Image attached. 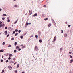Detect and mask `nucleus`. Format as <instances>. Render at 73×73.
I'll return each instance as SVG.
<instances>
[{
    "label": "nucleus",
    "mask_w": 73,
    "mask_h": 73,
    "mask_svg": "<svg viewBox=\"0 0 73 73\" xmlns=\"http://www.w3.org/2000/svg\"><path fill=\"white\" fill-rule=\"evenodd\" d=\"M14 40V38H11V40Z\"/></svg>",
    "instance_id": "a18cd8bd"
},
{
    "label": "nucleus",
    "mask_w": 73,
    "mask_h": 73,
    "mask_svg": "<svg viewBox=\"0 0 73 73\" xmlns=\"http://www.w3.org/2000/svg\"><path fill=\"white\" fill-rule=\"evenodd\" d=\"M17 68H19V65L18 64L17 65Z\"/></svg>",
    "instance_id": "c9c22d12"
},
{
    "label": "nucleus",
    "mask_w": 73,
    "mask_h": 73,
    "mask_svg": "<svg viewBox=\"0 0 73 73\" xmlns=\"http://www.w3.org/2000/svg\"><path fill=\"white\" fill-rule=\"evenodd\" d=\"M46 5H44L43 6L44 7H46Z\"/></svg>",
    "instance_id": "37998d69"
},
{
    "label": "nucleus",
    "mask_w": 73,
    "mask_h": 73,
    "mask_svg": "<svg viewBox=\"0 0 73 73\" xmlns=\"http://www.w3.org/2000/svg\"><path fill=\"white\" fill-rule=\"evenodd\" d=\"M15 7H17V5H15L14 6Z\"/></svg>",
    "instance_id": "5701e85b"
},
{
    "label": "nucleus",
    "mask_w": 73,
    "mask_h": 73,
    "mask_svg": "<svg viewBox=\"0 0 73 73\" xmlns=\"http://www.w3.org/2000/svg\"><path fill=\"white\" fill-rule=\"evenodd\" d=\"M18 19H17V20L16 21V22H14V24H16V23H17V21H18Z\"/></svg>",
    "instance_id": "dca6fc26"
},
{
    "label": "nucleus",
    "mask_w": 73,
    "mask_h": 73,
    "mask_svg": "<svg viewBox=\"0 0 73 73\" xmlns=\"http://www.w3.org/2000/svg\"><path fill=\"white\" fill-rule=\"evenodd\" d=\"M7 22L8 23H9V22H10V20H9V19H8V20H7Z\"/></svg>",
    "instance_id": "b1692460"
},
{
    "label": "nucleus",
    "mask_w": 73,
    "mask_h": 73,
    "mask_svg": "<svg viewBox=\"0 0 73 73\" xmlns=\"http://www.w3.org/2000/svg\"><path fill=\"white\" fill-rule=\"evenodd\" d=\"M15 73H17V70H16L15 71Z\"/></svg>",
    "instance_id": "c85d7f7f"
},
{
    "label": "nucleus",
    "mask_w": 73,
    "mask_h": 73,
    "mask_svg": "<svg viewBox=\"0 0 73 73\" xmlns=\"http://www.w3.org/2000/svg\"><path fill=\"white\" fill-rule=\"evenodd\" d=\"M17 52V51H16V50H14V53H16V52Z\"/></svg>",
    "instance_id": "7c9ffc66"
},
{
    "label": "nucleus",
    "mask_w": 73,
    "mask_h": 73,
    "mask_svg": "<svg viewBox=\"0 0 73 73\" xmlns=\"http://www.w3.org/2000/svg\"><path fill=\"white\" fill-rule=\"evenodd\" d=\"M31 37H33V35H31V36H30Z\"/></svg>",
    "instance_id": "5fc2aeb1"
},
{
    "label": "nucleus",
    "mask_w": 73,
    "mask_h": 73,
    "mask_svg": "<svg viewBox=\"0 0 73 73\" xmlns=\"http://www.w3.org/2000/svg\"><path fill=\"white\" fill-rule=\"evenodd\" d=\"M68 36V35L66 34H65V37H66L67 36Z\"/></svg>",
    "instance_id": "423d86ee"
},
{
    "label": "nucleus",
    "mask_w": 73,
    "mask_h": 73,
    "mask_svg": "<svg viewBox=\"0 0 73 73\" xmlns=\"http://www.w3.org/2000/svg\"><path fill=\"white\" fill-rule=\"evenodd\" d=\"M62 50H63V48H61L60 49V52L62 51Z\"/></svg>",
    "instance_id": "9d476101"
},
{
    "label": "nucleus",
    "mask_w": 73,
    "mask_h": 73,
    "mask_svg": "<svg viewBox=\"0 0 73 73\" xmlns=\"http://www.w3.org/2000/svg\"><path fill=\"white\" fill-rule=\"evenodd\" d=\"M8 68L9 69H10V70H12V67L11 66H8Z\"/></svg>",
    "instance_id": "7ed1b4c3"
},
{
    "label": "nucleus",
    "mask_w": 73,
    "mask_h": 73,
    "mask_svg": "<svg viewBox=\"0 0 73 73\" xmlns=\"http://www.w3.org/2000/svg\"><path fill=\"white\" fill-rule=\"evenodd\" d=\"M5 29H7V27H5Z\"/></svg>",
    "instance_id": "473e14b6"
},
{
    "label": "nucleus",
    "mask_w": 73,
    "mask_h": 73,
    "mask_svg": "<svg viewBox=\"0 0 73 73\" xmlns=\"http://www.w3.org/2000/svg\"><path fill=\"white\" fill-rule=\"evenodd\" d=\"M1 24H2V22H0V25H1Z\"/></svg>",
    "instance_id": "c03bdc74"
},
{
    "label": "nucleus",
    "mask_w": 73,
    "mask_h": 73,
    "mask_svg": "<svg viewBox=\"0 0 73 73\" xmlns=\"http://www.w3.org/2000/svg\"><path fill=\"white\" fill-rule=\"evenodd\" d=\"M29 23L28 22H27L26 24V25H28Z\"/></svg>",
    "instance_id": "f8f14e48"
},
{
    "label": "nucleus",
    "mask_w": 73,
    "mask_h": 73,
    "mask_svg": "<svg viewBox=\"0 0 73 73\" xmlns=\"http://www.w3.org/2000/svg\"><path fill=\"white\" fill-rule=\"evenodd\" d=\"M35 50L37 51L38 50V48H37V46H35Z\"/></svg>",
    "instance_id": "f257e3e1"
},
{
    "label": "nucleus",
    "mask_w": 73,
    "mask_h": 73,
    "mask_svg": "<svg viewBox=\"0 0 73 73\" xmlns=\"http://www.w3.org/2000/svg\"><path fill=\"white\" fill-rule=\"evenodd\" d=\"M3 62V60L1 59V62Z\"/></svg>",
    "instance_id": "ea45409f"
},
{
    "label": "nucleus",
    "mask_w": 73,
    "mask_h": 73,
    "mask_svg": "<svg viewBox=\"0 0 73 73\" xmlns=\"http://www.w3.org/2000/svg\"><path fill=\"white\" fill-rule=\"evenodd\" d=\"M18 32H19V33H20V32H21V30H19L18 31Z\"/></svg>",
    "instance_id": "4c0bfd02"
},
{
    "label": "nucleus",
    "mask_w": 73,
    "mask_h": 73,
    "mask_svg": "<svg viewBox=\"0 0 73 73\" xmlns=\"http://www.w3.org/2000/svg\"><path fill=\"white\" fill-rule=\"evenodd\" d=\"M5 35H7V34H8V32H7V31H5Z\"/></svg>",
    "instance_id": "6e6552de"
},
{
    "label": "nucleus",
    "mask_w": 73,
    "mask_h": 73,
    "mask_svg": "<svg viewBox=\"0 0 73 73\" xmlns=\"http://www.w3.org/2000/svg\"><path fill=\"white\" fill-rule=\"evenodd\" d=\"M2 72H4V70H2Z\"/></svg>",
    "instance_id": "09e8293b"
},
{
    "label": "nucleus",
    "mask_w": 73,
    "mask_h": 73,
    "mask_svg": "<svg viewBox=\"0 0 73 73\" xmlns=\"http://www.w3.org/2000/svg\"><path fill=\"white\" fill-rule=\"evenodd\" d=\"M0 52L2 53V52H3V51L2 50H0Z\"/></svg>",
    "instance_id": "aec40b11"
},
{
    "label": "nucleus",
    "mask_w": 73,
    "mask_h": 73,
    "mask_svg": "<svg viewBox=\"0 0 73 73\" xmlns=\"http://www.w3.org/2000/svg\"><path fill=\"white\" fill-rule=\"evenodd\" d=\"M14 1H16V0H13Z\"/></svg>",
    "instance_id": "680f3d73"
},
{
    "label": "nucleus",
    "mask_w": 73,
    "mask_h": 73,
    "mask_svg": "<svg viewBox=\"0 0 73 73\" xmlns=\"http://www.w3.org/2000/svg\"><path fill=\"white\" fill-rule=\"evenodd\" d=\"M9 34H8L7 35V37H9Z\"/></svg>",
    "instance_id": "bb28decb"
},
{
    "label": "nucleus",
    "mask_w": 73,
    "mask_h": 73,
    "mask_svg": "<svg viewBox=\"0 0 73 73\" xmlns=\"http://www.w3.org/2000/svg\"><path fill=\"white\" fill-rule=\"evenodd\" d=\"M56 40V36H55V37H54V40H53V41H55Z\"/></svg>",
    "instance_id": "20e7f679"
},
{
    "label": "nucleus",
    "mask_w": 73,
    "mask_h": 73,
    "mask_svg": "<svg viewBox=\"0 0 73 73\" xmlns=\"http://www.w3.org/2000/svg\"><path fill=\"white\" fill-rule=\"evenodd\" d=\"M67 23H68V22H65V24H67Z\"/></svg>",
    "instance_id": "864d4df0"
},
{
    "label": "nucleus",
    "mask_w": 73,
    "mask_h": 73,
    "mask_svg": "<svg viewBox=\"0 0 73 73\" xmlns=\"http://www.w3.org/2000/svg\"><path fill=\"white\" fill-rule=\"evenodd\" d=\"M31 23H29V24H31Z\"/></svg>",
    "instance_id": "0e129e2a"
},
{
    "label": "nucleus",
    "mask_w": 73,
    "mask_h": 73,
    "mask_svg": "<svg viewBox=\"0 0 73 73\" xmlns=\"http://www.w3.org/2000/svg\"><path fill=\"white\" fill-rule=\"evenodd\" d=\"M7 16V15L5 14H3V16Z\"/></svg>",
    "instance_id": "2eb2a0df"
},
{
    "label": "nucleus",
    "mask_w": 73,
    "mask_h": 73,
    "mask_svg": "<svg viewBox=\"0 0 73 73\" xmlns=\"http://www.w3.org/2000/svg\"><path fill=\"white\" fill-rule=\"evenodd\" d=\"M61 33H64V31H63V30H61Z\"/></svg>",
    "instance_id": "412c9836"
},
{
    "label": "nucleus",
    "mask_w": 73,
    "mask_h": 73,
    "mask_svg": "<svg viewBox=\"0 0 73 73\" xmlns=\"http://www.w3.org/2000/svg\"><path fill=\"white\" fill-rule=\"evenodd\" d=\"M1 73H3V72H1Z\"/></svg>",
    "instance_id": "338daca9"
},
{
    "label": "nucleus",
    "mask_w": 73,
    "mask_h": 73,
    "mask_svg": "<svg viewBox=\"0 0 73 73\" xmlns=\"http://www.w3.org/2000/svg\"><path fill=\"white\" fill-rule=\"evenodd\" d=\"M27 15V13H26L25 14V15Z\"/></svg>",
    "instance_id": "052dcab7"
},
{
    "label": "nucleus",
    "mask_w": 73,
    "mask_h": 73,
    "mask_svg": "<svg viewBox=\"0 0 73 73\" xmlns=\"http://www.w3.org/2000/svg\"><path fill=\"white\" fill-rule=\"evenodd\" d=\"M70 26H71L70 25H68V27H70Z\"/></svg>",
    "instance_id": "f704fd0d"
},
{
    "label": "nucleus",
    "mask_w": 73,
    "mask_h": 73,
    "mask_svg": "<svg viewBox=\"0 0 73 73\" xmlns=\"http://www.w3.org/2000/svg\"><path fill=\"white\" fill-rule=\"evenodd\" d=\"M19 51H20V50H21V49L19 48V50H18Z\"/></svg>",
    "instance_id": "49530a36"
},
{
    "label": "nucleus",
    "mask_w": 73,
    "mask_h": 73,
    "mask_svg": "<svg viewBox=\"0 0 73 73\" xmlns=\"http://www.w3.org/2000/svg\"><path fill=\"white\" fill-rule=\"evenodd\" d=\"M8 62V60H7L6 61V62L7 63V62Z\"/></svg>",
    "instance_id": "a19ab883"
},
{
    "label": "nucleus",
    "mask_w": 73,
    "mask_h": 73,
    "mask_svg": "<svg viewBox=\"0 0 73 73\" xmlns=\"http://www.w3.org/2000/svg\"><path fill=\"white\" fill-rule=\"evenodd\" d=\"M2 19L3 20H5V18H2Z\"/></svg>",
    "instance_id": "c756f323"
},
{
    "label": "nucleus",
    "mask_w": 73,
    "mask_h": 73,
    "mask_svg": "<svg viewBox=\"0 0 73 73\" xmlns=\"http://www.w3.org/2000/svg\"><path fill=\"white\" fill-rule=\"evenodd\" d=\"M15 31H13V34H14V33H15Z\"/></svg>",
    "instance_id": "3c124183"
},
{
    "label": "nucleus",
    "mask_w": 73,
    "mask_h": 73,
    "mask_svg": "<svg viewBox=\"0 0 73 73\" xmlns=\"http://www.w3.org/2000/svg\"><path fill=\"white\" fill-rule=\"evenodd\" d=\"M42 16L43 17H44V14H42Z\"/></svg>",
    "instance_id": "72a5a7b5"
},
{
    "label": "nucleus",
    "mask_w": 73,
    "mask_h": 73,
    "mask_svg": "<svg viewBox=\"0 0 73 73\" xmlns=\"http://www.w3.org/2000/svg\"><path fill=\"white\" fill-rule=\"evenodd\" d=\"M69 53H70V54H71V53H72V52H69Z\"/></svg>",
    "instance_id": "603ef678"
},
{
    "label": "nucleus",
    "mask_w": 73,
    "mask_h": 73,
    "mask_svg": "<svg viewBox=\"0 0 73 73\" xmlns=\"http://www.w3.org/2000/svg\"><path fill=\"white\" fill-rule=\"evenodd\" d=\"M29 15H31V14L32 13V10H31V11L30 10H29Z\"/></svg>",
    "instance_id": "f03ea898"
},
{
    "label": "nucleus",
    "mask_w": 73,
    "mask_h": 73,
    "mask_svg": "<svg viewBox=\"0 0 73 73\" xmlns=\"http://www.w3.org/2000/svg\"><path fill=\"white\" fill-rule=\"evenodd\" d=\"M20 37L21 38V39H23V36H21Z\"/></svg>",
    "instance_id": "393cba45"
},
{
    "label": "nucleus",
    "mask_w": 73,
    "mask_h": 73,
    "mask_svg": "<svg viewBox=\"0 0 73 73\" xmlns=\"http://www.w3.org/2000/svg\"><path fill=\"white\" fill-rule=\"evenodd\" d=\"M35 36L36 38H37L38 37V36H37V35H36Z\"/></svg>",
    "instance_id": "4be33fe9"
},
{
    "label": "nucleus",
    "mask_w": 73,
    "mask_h": 73,
    "mask_svg": "<svg viewBox=\"0 0 73 73\" xmlns=\"http://www.w3.org/2000/svg\"><path fill=\"white\" fill-rule=\"evenodd\" d=\"M3 27V25H0V27L1 28V27Z\"/></svg>",
    "instance_id": "6ab92c4d"
},
{
    "label": "nucleus",
    "mask_w": 73,
    "mask_h": 73,
    "mask_svg": "<svg viewBox=\"0 0 73 73\" xmlns=\"http://www.w3.org/2000/svg\"><path fill=\"white\" fill-rule=\"evenodd\" d=\"M5 44V42H3L2 43V45H4Z\"/></svg>",
    "instance_id": "f3484780"
},
{
    "label": "nucleus",
    "mask_w": 73,
    "mask_h": 73,
    "mask_svg": "<svg viewBox=\"0 0 73 73\" xmlns=\"http://www.w3.org/2000/svg\"><path fill=\"white\" fill-rule=\"evenodd\" d=\"M39 42H40V43H41V42H42V40L41 39H40L39 40Z\"/></svg>",
    "instance_id": "0eeeda50"
},
{
    "label": "nucleus",
    "mask_w": 73,
    "mask_h": 73,
    "mask_svg": "<svg viewBox=\"0 0 73 73\" xmlns=\"http://www.w3.org/2000/svg\"><path fill=\"white\" fill-rule=\"evenodd\" d=\"M15 32H17V31H18V30H17V29H15Z\"/></svg>",
    "instance_id": "e433bc0d"
},
{
    "label": "nucleus",
    "mask_w": 73,
    "mask_h": 73,
    "mask_svg": "<svg viewBox=\"0 0 73 73\" xmlns=\"http://www.w3.org/2000/svg\"><path fill=\"white\" fill-rule=\"evenodd\" d=\"M23 45H21V46H23Z\"/></svg>",
    "instance_id": "bf43d9fd"
},
{
    "label": "nucleus",
    "mask_w": 73,
    "mask_h": 73,
    "mask_svg": "<svg viewBox=\"0 0 73 73\" xmlns=\"http://www.w3.org/2000/svg\"><path fill=\"white\" fill-rule=\"evenodd\" d=\"M37 16V14L35 13L34 15V16Z\"/></svg>",
    "instance_id": "39448f33"
},
{
    "label": "nucleus",
    "mask_w": 73,
    "mask_h": 73,
    "mask_svg": "<svg viewBox=\"0 0 73 73\" xmlns=\"http://www.w3.org/2000/svg\"><path fill=\"white\" fill-rule=\"evenodd\" d=\"M51 24L50 23L48 25V27H50V26H51Z\"/></svg>",
    "instance_id": "4468645a"
},
{
    "label": "nucleus",
    "mask_w": 73,
    "mask_h": 73,
    "mask_svg": "<svg viewBox=\"0 0 73 73\" xmlns=\"http://www.w3.org/2000/svg\"><path fill=\"white\" fill-rule=\"evenodd\" d=\"M16 49H19V46H16Z\"/></svg>",
    "instance_id": "1a4fd4ad"
},
{
    "label": "nucleus",
    "mask_w": 73,
    "mask_h": 73,
    "mask_svg": "<svg viewBox=\"0 0 73 73\" xmlns=\"http://www.w3.org/2000/svg\"><path fill=\"white\" fill-rule=\"evenodd\" d=\"M50 39L49 40H48V41H50Z\"/></svg>",
    "instance_id": "e2e57ef3"
},
{
    "label": "nucleus",
    "mask_w": 73,
    "mask_h": 73,
    "mask_svg": "<svg viewBox=\"0 0 73 73\" xmlns=\"http://www.w3.org/2000/svg\"><path fill=\"white\" fill-rule=\"evenodd\" d=\"M0 28H1V27H0Z\"/></svg>",
    "instance_id": "774afa93"
},
{
    "label": "nucleus",
    "mask_w": 73,
    "mask_h": 73,
    "mask_svg": "<svg viewBox=\"0 0 73 73\" xmlns=\"http://www.w3.org/2000/svg\"><path fill=\"white\" fill-rule=\"evenodd\" d=\"M11 59V58H10V57H9V58H8V60H10Z\"/></svg>",
    "instance_id": "8fccbe9b"
},
{
    "label": "nucleus",
    "mask_w": 73,
    "mask_h": 73,
    "mask_svg": "<svg viewBox=\"0 0 73 73\" xmlns=\"http://www.w3.org/2000/svg\"><path fill=\"white\" fill-rule=\"evenodd\" d=\"M16 63H17L16 62H15V63L14 64V65H15L16 64Z\"/></svg>",
    "instance_id": "79ce46f5"
},
{
    "label": "nucleus",
    "mask_w": 73,
    "mask_h": 73,
    "mask_svg": "<svg viewBox=\"0 0 73 73\" xmlns=\"http://www.w3.org/2000/svg\"><path fill=\"white\" fill-rule=\"evenodd\" d=\"M25 47V46H22V48H24Z\"/></svg>",
    "instance_id": "cd10ccee"
},
{
    "label": "nucleus",
    "mask_w": 73,
    "mask_h": 73,
    "mask_svg": "<svg viewBox=\"0 0 73 73\" xmlns=\"http://www.w3.org/2000/svg\"><path fill=\"white\" fill-rule=\"evenodd\" d=\"M9 56H10V57H11V56H13V55L12 54H10L9 55Z\"/></svg>",
    "instance_id": "2f4dec72"
},
{
    "label": "nucleus",
    "mask_w": 73,
    "mask_h": 73,
    "mask_svg": "<svg viewBox=\"0 0 73 73\" xmlns=\"http://www.w3.org/2000/svg\"><path fill=\"white\" fill-rule=\"evenodd\" d=\"M11 47V45H9L8 46V47Z\"/></svg>",
    "instance_id": "58836bf2"
},
{
    "label": "nucleus",
    "mask_w": 73,
    "mask_h": 73,
    "mask_svg": "<svg viewBox=\"0 0 73 73\" xmlns=\"http://www.w3.org/2000/svg\"><path fill=\"white\" fill-rule=\"evenodd\" d=\"M44 20L45 21H46V20H48V18H45L44 19Z\"/></svg>",
    "instance_id": "ddd939ff"
},
{
    "label": "nucleus",
    "mask_w": 73,
    "mask_h": 73,
    "mask_svg": "<svg viewBox=\"0 0 73 73\" xmlns=\"http://www.w3.org/2000/svg\"><path fill=\"white\" fill-rule=\"evenodd\" d=\"M3 57H4V56L3 55L2 56V58H3Z\"/></svg>",
    "instance_id": "4d7b16f0"
},
{
    "label": "nucleus",
    "mask_w": 73,
    "mask_h": 73,
    "mask_svg": "<svg viewBox=\"0 0 73 73\" xmlns=\"http://www.w3.org/2000/svg\"><path fill=\"white\" fill-rule=\"evenodd\" d=\"M27 35V33H25V34L24 35L25 36V35Z\"/></svg>",
    "instance_id": "de8ad7c7"
},
{
    "label": "nucleus",
    "mask_w": 73,
    "mask_h": 73,
    "mask_svg": "<svg viewBox=\"0 0 73 73\" xmlns=\"http://www.w3.org/2000/svg\"><path fill=\"white\" fill-rule=\"evenodd\" d=\"M2 10V9H0V11H1Z\"/></svg>",
    "instance_id": "6e6d98bb"
},
{
    "label": "nucleus",
    "mask_w": 73,
    "mask_h": 73,
    "mask_svg": "<svg viewBox=\"0 0 73 73\" xmlns=\"http://www.w3.org/2000/svg\"><path fill=\"white\" fill-rule=\"evenodd\" d=\"M22 73H24V71H23L22 72Z\"/></svg>",
    "instance_id": "13d9d810"
},
{
    "label": "nucleus",
    "mask_w": 73,
    "mask_h": 73,
    "mask_svg": "<svg viewBox=\"0 0 73 73\" xmlns=\"http://www.w3.org/2000/svg\"><path fill=\"white\" fill-rule=\"evenodd\" d=\"M17 45V42H15V44H14V45L15 46H16V45Z\"/></svg>",
    "instance_id": "a211bd4d"
},
{
    "label": "nucleus",
    "mask_w": 73,
    "mask_h": 73,
    "mask_svg": "<svg viewBox=\"0 0 73 73\" xmlns=\"http://www.w3.org/2000/svg\"><path fill=\"white\" fill-rule=\"evenodd\" d=\"M69 56L70 58H73V56H71V55H70Z\"/></svg>",
    "instance_id": "9b49d317"
},
{
    "label": "nucleus",
    "mask_w": 73,
    "mask_h": 73,
    "mask_svg": "<svg viewBox=\"0 0 73 73\" xmlns=\"http://www.w3.org/2000/svg\"><path fill=\"white\" fill-rule=\"evenodd\" d=\"M0 35H1V33H0Z\"/></svg>",
    "instance_id": "69168bd1"
},
{
    "label": "nucleus",
    "mask_w": 73,
    "mask_h": 73,
    "mask_svg": "<svg viewBox=\"0 0 73 73\" xmlns=\"http://www.w3.org/2000/svg\"><path fill=\"white\" fill-rule=\"evenodd\" d=\"M18 35V33H16L15 34V36H16Z\"/></svg>",
    "instance_id": "a878e982"
}]
</instances>
